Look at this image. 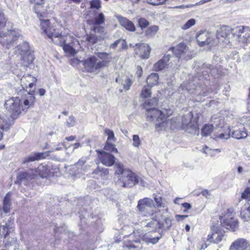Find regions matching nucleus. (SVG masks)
Returning a JSON list of instances; mask_svg holds the SVG:
<instances>
[{
    "label": "nucleus",
    "instance_id": "46",
    "mask_svg": "<svg viewBox=\"0 0 250 250\" xmlns=\"http://www.w3.org/2000/svg\"><path fill=\"white\" fill-rule=\"evenodd\" d=\"M150 89L151 87L149 85L144 86L141 93V97L144 98L149 97L151 94Z\"/></svg>",
    "mask_w": 250,
    "mask_h": 250
},
{
    "label": "nucleus",
    "instance_id": "48",
    "mask_svg": "<svg viewBox=\"0 0 250 250\" xmlns=\"http://www.w3.org/2000/svg\"><path fill=\"white\" fill-rule=\"evenodd\" d=\"M89 3L91 9L99 10L101 8L102 1L101 0H92L89 1Z\"/></svg>",
    "mask_w": 250,
    "mask_h": 250
},
{
    "label": "nucleus",
    "instance_id": "51",
    "mask_svg": "<svg viewBox=\"0 0 250 250\" xmlns=\"http://www.w3.org/2000/svg\"><path fill=\"white\" fill-rule=\"evenodd\" d=\"M138 24L139 26L143 30L149 24V22L145 18H140L138 20Z\"/></svg>",
    "mask_w": 250,
    "mask_h": 250
},
{
    "label": "nucleus",
    "instance_id": "52",
    "mask_svg": "<svg viewBox=\"0 0 250 250\" xmlns=\"http://www.w3.org/2000/svg\"><path fill=\"white\" fill-rule=\"evenodd\" d=\"M132 140V145L134 147H138L141 145V141L138 135H133Z\"/></svg>",
    "mask_w": 250,
    "mask_h": 250
},
{
    "label": "nucleus",
    "instance_id": "13",
    "mask_svg": "<svg viewBox=\"0 0 250 250\" xmlns=\"http://www.w3.org/2000/svg\"><path fill=\"white\" fill-rule=\"evenodd\" d=\"M134 47V51L136 55H138L142 59H147L150 53L151 48L146 43L136 44Z\"/></svg>",
    "mask_w": 250,
    "mask_h": 250
},
{
    "label": "nucleus",
    "instance_id": "35",
    "mask_svg": "<svg viewBox=\"0 0 250 250\" xmlns=\"http://www.w3.org/2000/svg\"><path fill=\"white\" fill-rule=\"evenodd\" d=\"M15 49V51H18V53H19L21 56H22L24 54H25L31 53L29 49V44L27 42H23L22 44L18 45L16 47Z\"/></svg>",
    "mask_w": 250,
    "mask_h": 250
},
{
    "label": "nucleus",
    "instance_id": "43",
    "mask_svg": "<svg viewBox=\"0 0 250 250\" xmlns=\"http://www.w3.org/2000/svg\"><path fill=\"white\" fill-rule=\"evenodd\" d=\"M104 133L108 136L106 142H116V139L114 136V133L112 130L108 128H105L104 130Z\"/></svg>",
    "mask_w": 250,
    "mask_h": 250
},
{
    "label": "nucleus",
    "instance_id": "27",
    "mask_svg": "<svg viewBox=\"0 0 250 250\" xmlns=\"http://www.w3.org/2000/svg\"><path fill=\"white\" fill-rule=\"evenodd\" d=\"M188 50L187 45L183 42L179 43L175 47L172 48L171 50L173 53L177 58H181L182 55L186 53Z\"/></svg>",
    "mask_w": 250,
    "mask_h": 250
},
{
    "label": "nucleus",
    "instance_id": "59",
    "mask_svg": "<svg viewBox=\"0 0 250 250\" xmlns=\"http://www.w3.org/2000/svg\"><path fill=\"white\" fill-rule=\"evenodd\" d=\"M155 201L158 207H161L163 206L162 199L161 197H155Z\"/></svg>",
    "mask_w": 250,
    "mask_h": 250
},
{
    "label": "nucleus",
    "instance_id": "55",
    "mask_svg": "<svg viewBox=\"0 0 250 250\" xmlns=\"http://www.w3.org/2000/svg\"><path fill=\"white\" fill-rule=\"evenodd\" d=\"M147 227L156 228L159 227V221L156 219H153L148 222L146 226Z\"/></svg>",
    "mask_w": 250,
    "mask_h": 250
},
{
    "label": "nucleus",
    "instance_id": "30",
    "mask_svg": "<svg viewBox=\"0 0 250 250\" xmlns=\"http://www.w3.org/2000/svg\"><path fill=\"white\" fill-rule=\"evenodd\" d=\"M172 218L170 217H165L162 221L159 220L158 229H162V231L169 230L172 226Z\"/></svg>",
    "mask_w": 250,
    "mask_h": 250
},
{
    "label": "nucleus",
    "instance_id": "31",
    "mask_svg": "<svg viewBox=\"0 0 250 250\" xmlns=\"http://www.w3.org/2000/svg\"><path fill=\"white\" fill-rule=\"evenodd\" d=\"M196 39L199 45L201 46L208 45L210 42V39L206 32L200 33L196 36Z\"/></svg>",
    "mask_w": 250,
    "mask_h": 250
},
{
    "label": "nucleus",
    "instance_id": "19",
    "mask_svg": "<svg viewBox=\"0 0 250 250\" xmlns=\"http://www.w3.org/2000/svg\"><path fill=\"white\" fill-rule=\"evenodd\" d=\"M101 155L99 157L101 163L106 167H111L115 163L116 158L109 153L102 151L100 152Z\"/></svg>",
    "mask_w": 250,
    "mask_h": 250
},
{
    "label": "nucleus",
    "instance_id": "32",
    "mask_svg": "<svg viewBox=\"0 0 250 250\" xmlns=\"http://www.w3.org/2000/svg\"><path fill=\"white\" fill-rule=\"evenodd\" d=\"M11 125L9 119L4 114H0V129L3 131L9 129Z\"/></svg>",
    "mask_w": 250,
    "mask_h": 250
},
{
    "label": "nucleus",
    "instance_id": "28",
    "mask_svg": "<svg viewBox=\"0 0 250 250\" xmlns=\"http://www.w3.org/2000/svg\"><path fill=\"white\" fill-rule=\"evenodd\" d=\"M117 18L122 26L124 27L128 31L132 32L135 31V27L131 21L122 16H118Z\"/></svg>",
    "mask_w": 250,
    "mask_h": 250
},
{
    "label": "nucleus",
    "instance_id": "26",
    "mask_svg": "<svg viewBox=\"0 0 250 250\" xmlns=\"http://www.w3.org/2000/svg\"><path fill=\"white\" fill-rule=\"evenodd\" d=\"M231 136L238 140L245 139L248 136V133L245 127L231 129Z\"/></svg>",
    "mask_w": 250,
    "mask_h": 250
},
{
    "label": "nucleus",
    "instance_id": "29",
    "mask_svg": "<svg viewBox=\"0 0 250 250\" xmlns=\"http://www.w3.org/2000/svg\"><path fill=\"white\" fill-rule=\"evenodd\" d=\"M240 216L245 222L250 221V204L249 203L245 204L242 207Z\"/></svg>",
    "mask_w": 250,
    "mask_h": 250
},
{
    "label": "nucleus",
    "instance_id": "34",
    "mask_svg": "<svg viewBox=\"0 0 250 250\" xmlns=\"http://www.w3.org/2000/svg\"><path fill=\"white\" fill-rule=\"evenodd\" d=\"M11 194L9 192L6 194L3 201V210L5 213H8L11 208Z\"/></svg>",
    "mask_w": 250,
    "mask_h": 250
},
{
    "label": "nucleus",
    "instance_id": "36",
    "mask_svg": "<svg viewBox=\"0 0 250 250\" xmlns=\"http://www.w3.org/2000/svg\"><path fill=\"white\" fill-rule=\"evenodd\" d=\"M21 57L22 61L21 64L25 66H28L30 64L32 63L34 60V56L31 53L24 54L21 56Z\"/></svg>",
    "mask_w": 250,
    "mask_h": 250
},
{
    "label": "nucleus",
    "instance_id": "4",
    "mask_svg": "<svg viewBox=\"0 0 250 250\" xmlns=\"http://www.w3.org/2000/svg\"><path fill=\"white\" fill-rule=\"evenodd\" d=\"M4 105L13 119L17 118L22 111L23 112L22 104H21L19 97H12L6 100Z\"/></svg>",
    "mask_w": 250,
    "mask_h": 250
},
{
    "label": "nucleus",
    "instance_id": "42",
    "mask_svg": "<svg viewBox=\"0 0 250 250\" xmlns=\"http://www.w3.org/2000/svg\"><path fill=\"white\" fill-rule=\"evenodd\" d=\"M159 27L157 25H153L148 27L145 32V34L147 37L154 36L158 31Z\"/></svg>",
    "mask_w": 250,
    "mask_h": 250
},
{
    "label": "nucleus",
    "instance_id": "64",
    "mask_svg": "<svg viewBox=\"0 0 250 250\" xmlns=\"http://www.w3.org/2000/svg\"><path fill=\"white\" fill-rule=\"evenodd\" d=\"M76 138V136H70L69 137H67L65 138V139L68 141H73L75 140Z\"/></svg>",
    "mask_w": 250,
    "mask_h": 250
},
{
    "label": "nucleus",
    "instance_id": "20",
    "mask_svg": "<svg viewBox=\"0 0 250 250\" xmlns=\"http://www.w3.org/2000/svg\"><path fill=\"white\" fill-rule=\"evenodd\" d=\"M37 81V79L31 75H23L21 79V89L25 90L27 87L32 88Z\"/></svg>",
    "mask_w": 250,
    "mask_h": 250
},
{
    "label": "nucleus",
    "instance_id": "7",
    "mask_svg": "<svg viewBox=\"0 0 250 250\" xmlns=\"http://www.w3.org/2000/svg\"><path fill=\"white\" fill-rule=\"evenodd\" d=\"M223 121L218 119L214 123L215 126L219 129L218 131L215 135V140H227L231 136V129L229 126L223 125Z\"/></svg>",
    "mask_w": 250,
    "mask_h": 250
},
{
    "label": "nucleus",
    "instance_id": "44",
    "mask_svg": "<svg viewBox=\"0 0 250 250\" xmlns=\"http://www.w3.org/2000/svg\"><path fill=\"white\" fill-rule=\"evenodd\" d=\"M105 18L104 15L103 13H100L98 14L93 21V25H99L104 23Z\"/></svg>",
    "mask_w": 250,
    "mask_h": 250
},
{
    "label": "nucleus",
    "instance_id": "3",
    "mask_svg": "<svg viewBox=\"0 0 250 250\" xmlns=\"http://www.w3.org/2000/svg\"><path fill=\"white\" fill-rule=\"evenodd\" d=\"M116 176L118 179L116 184L123 188H131L139 183V179L135 173L128 169L124 168L121 163L115 164Z\"/></svg>",
    "mask_w": 250,
    "mask_h": 250
},
{
    "label": "nucleus",
    "instance_id": "10",
    "mask_svg": "<svg viewBox=\"0 0 250 250\" xmlns=\"http://www.w3.org/2000/svg\"><path fill=\"white\" fill-rule=\"evenodd\" d=\"M153 206L154 202L152 199L146 197L138 201L137 208L144 215L146 216L148 214H150L148 213L149 209Z\"/></svg>",
    "mask_w": 250,
    "mask_h": 250
},
{
    "label": "nucleus",
    "instance_id": "16",
    "mask_svg": "<svg viewBox=\"0 0 250 250\" xmlns=\"http://www.w3.org/2000/svg\"><path fill=\"white\" fill-rule=\"evenodd\" d=\"M248 28L244 26H237L231 29V33L233 35L238 37L239 42L246 43L250 42V36L247 37L246 34L242 37V34L244 33L245 29Z\"/></svg>",
    "mask_w": 250,
    "mask_h": 250
},
{
    "label": "nucleus",
    "instance_id": "60",
    "mask_svg": "<svg viewBox=\"0 0 250 250\" xmlns=\"http://www.w3.org/2000/svg\"><path fill=\"white\" fill-rule=\"evenodd\" d=\"M121 41V39H119L116 41L114 43H111L109 46L110 48L115 49L117 47L119 44L120 43Z\"/></svg>",
    "mask_w": 250,
    "mask_h": 250
},
{
    "label": "nucleus",
    "instance_id": "18",
    "mask_svg": "<svg viewBox=\"0 0 250 250\" xmlns=\"http://www.w3.org/2000/svg\"><path fill=\"white\" fill-rule=\"evenodd\" d=\"M50 152V151H45L40 153H32L23 159L22 163L26 164L45 159L49 156Z\"/></svg>",
    "mask_w": 250,
    "mask_h": 250
},
{
    "label": "nucleus",
    "instance_id": "15",
    "mask_svg": "<svg viewBox=\"0 0 250 250\" xmlns=\"http://www.w3.org/2000/svg\"><path fill=\"white\" fill-rule=\"evenodd\" d=\"M231 28L229 26H224L217 31L216 37L217 39L225 43H229V36Z\"/></svg>",
    "mask_w": 250,
    "mask_h": 250
},
{
    "label": "nucleus",
    "instance_id": "9",
    "mask_svg": "<svg viewBox=\"0 0 250 250\" xmlns=\"http://www.w3.org/2000/svg\"><path fill=\"white\" fill-rule=\"evenodd\" d=\"M36 177V174L34 173L33 170L28 171H20L17 175L16 180L15 183L18 185H21L23 183L26 185L32 179Z\"/></svg>",
    "mask_w": 250,
    "mask_h": 250
},
{
    "label": "nucleus",
    "instance_id": "14",
    "mask_svg": "<svg viewBox=\"0 0 250 250\" xmlns=\"http://www.w3.org/2000/svg\"><path fill=\"white\" fill-rule=\"evenodd\" d=\"M224 237V234L219 230L217 227L213 226L211 232L208 236L207 241L209 243L218 244Z\"/></svg>",
    "mask_w": 250,
    "mask_h": 250
},
{
    "label": "nucleus",
    "instance_id": "23",
    "mask_svg": "<svg viewBox=\"0 0 250 250\" xmlns=\"http://www.w3.org/2000/svg\"><path fill=\"white\" fill-rule=\"evenodd\" d=\"M163 235V231H161L157 236L155 235L154 233L146 234L143 237V240L147 243L154 245L158 242L159 240L162 237Z\"/></svg>",
    "mask_w": 250,
    "mask_h": 250
},
{
    "label": "nucleus",
    "instance_id": "47",
    "mask_svg": "<svg viewBox=\"0 0 250 250\" xmlns=\"http://www.w3.org/2000/svg\"><path fill=\"white\" fill-rule=\"evenodd\" d=\"M113 142H106L104 146V149L106 151L118 153V151L115 147V145L112 144Z\"/></svg>",
    "mask_w": 250,
    "mask_h": 250
},
{
    "label": "nucleus",
    "instance_id": "21",
    "mask_svg": "<svg viewBox=\"0 0 250 250\" xmlns=\"http://www.w3.org/2000/svg\"><path fill=\"white\" fill-rule=\"evenodd\" d=\"M30 1L36 4L34 7L35 12L39 18L41 23L42 21L46 20L41 19L42 17H45L46 14L42 6V5L44 3V0H30Z\"/></svg>",
    "mask_w": 250,
    "mask_h": 250
},
{
    "label": "nucleus",
    "instance_id": "56",
    "mask_svg": "<svg viewBox=\"0 0 250 250\" xmlns=\"http://www.w3.org/2000/svg\"><path fill=\"white\" fill-rule=\"evenodd\" d=\"M66 125L69 127L74 126L76 125V119L73 116L69 117L66 122Z\"/></svg>",
    "mask_w": 250,
    "mask_h": 250
},
{
    "label": "nucleus",
    "instance_id": "25",
    "mask_svg": "<svg viewBox=\"0 0 250 250\" xmlns=\"http://www.w3.org/2000/svg\"><path fill=\"white\" fill-rule=\"evenodd\" d=\"M34 173L42 178H46L50 174V169L47 165H40L36 169L33 170Z\"/></svg>",
    "mask_w": 250,
    "mask_h": 250
},
{
    "label": "nucleus",
    "instance_id": "61",
    "mask_svg": "<svg viewBox=\"0 0 250 250\" xmlns=\"http://www.w3.org/2000/svg\"><path fill=\"white\" fill-rule=\"evenodd\" d=\"M120 43H121L122 49H124L126 48V47H127L126 42L125 40L121 39Z\"/></svg>",
    "mask_w": 250,
    "mask_h": 250
},
{
    "label": "nucleus",
    "instance_id": "63",
    "mask_svg": "<svg viewBox=\"0 0 250 250\" xmlns=\"http://www.w3.org/2000/svg\"><path fill=\"white\" fill-rule=\"evenodd\" d=\"M182 206L186 208V209H190L191 208V206L190 204L188 203H183L182 204Z\"/></svg>",
    "mask_w": 250,
    "mask_h": 250
},
{
    "label": "nucleus",
    "instance_id": "17",
    "mask_svg": "<svg viewBox=\"0 0 250 250\" xmlns=\"http://www.w3.org/2000/svg\"><path fill=\"white\" fill-rule=\"evenodd\" d=\"M249 242L245 238H238L233 242L229 250H246L250 246Z\"/></svg>",
    "mask_w": 250,
    "mask_h": 250
},
{
    "label": "nucleus",
    "instance_id": "49",
    "mask_svg": "<svg viewBox=\"0 0 250 250\" xmlns=\"http://www.w3.org/2000/svg\"><path fill=\"white\" fill-rule=\"evenodd\" d=\"M203 152L206 153L207 155H208L210 156H212L213 155V152H216L217 153L220 152V150L219 149H211L208 146H206L204 148H203Z\"/></svg>",
    "mask_w": 250,
    "mask_h": 250
},
{
    "label": "nucleus",
    "instance_id": "11",
    "mask_svg": "<svg viewBox=\"0 0 250 250\" xmlns=\"http://www.w3.org/2000/svg\"><path fill=\"white\" fill-rule=\"evenodd\" d=\"M20 32L19 30L11 31L8 36L6 37V41L1 40L0 42L3 46L7 49H10L17 44L16 41L20 36Z\"/></svg>",
    "mask_w": 250,
    "mask_h": 250
},
{
    "label": "nucleus",
    "instance_id": "33",
    "mask_svg": "<svg viewBox=\"0 0 250 250\" xmlns=\"http://www.w3.org/2000/svg\"><path fill=\"white\" fill-rule=\"evenodd\" d=\"M117 83H121L124 89L128 90L132 84V80L127 77H123L122 78H117L116 79Z\"/></svg>",
    "mask_w": 250,
    "mask_h": 250
},
{
    "label": "nucleus",
    "instance_id": "40",
    "mask_svg": "<svg viewBox=\"0 0 250 250\" xmlns=\"http://www.w3.org/2000/svg\"><path fill=\"white\" fill-rule=\"evenodd\" d=\"M93 174H97L104 178H106L109 173V170L107 168H101L98 167L93 172Z\"/></svg>",
    "mask_w": 250,
    "mask_h": 250
},
{
    "label": "nucleus",
    "instance_id": "57",
    "mask_svg": "<svg viewBox=\"0 0 250 250\" xmlns=\"http://www.w3.org/2000/svg\"><path fill=\"white\" fill-rule=\"evenodd\" d=\"M92 30L96 33H104V28L102 26L94 25Z\"/></svg>",
    "mask_w": 250,
    "mask_h": 250
},
{
    "label": "nucleus",
    "instance_id": "58",
    "mask_svg": "<svg viewBox=\"0 0 250 250\" xmlns=\"http://www.w3.org/2000/svg\"><path fill=\"white\" fill-rule=\"evenodd\" d=\"M97 56L100 59L105 61V60L108 59L109 54L106 52H98L96 54Z\"/></svg>",
    "mask_w": 250,
    "mask_h": 250
},
{
    "label": "nucleus",
    "instance_id": "38",
    "mask_svg": "<svg viewBox=\"0 0 250 250\" xmlns=\"http://www.w3.org/2000/svg\"><path fill=\"white\" fill-rule=\"evenodd\" d=\"M0 227L2 229L0 230V234L1 236H3L4 238H6L7 236L13 231V227H10V225L7 224L1 226Z\"/></svg>",
    "mask_w": 250,
    "mask_h": 250
},
{
    "label": "nucleus",
    "instance_id": "53",
    "mask_svg": "<svg viewBox=\"0 0 250 250\" xmlns=\"http://www.w3.org/2000/svg\"><path fill=\"white\" fill-rule=\"evenodd\" d=\"M86 40L92 44H95L98 42V38L95 35L90 34L87 36Z\"/></svg>",
    "mask_w": 250,
    "mask_h": 250
},
{
    "label": "nucleus",
    "instance_id": "62",
    "mask_svg": "<svg viewBox=\"0 0 250 250\" xmlns=\"http://www.w3.org/2000/svg\"><path fill=\"white\" fill-rule=\"evenodd\" d=\"M164 1H161L160 0H157V1L156 2H151V1H148V3L152 5H158L160 4H162V3H163Z\"/></svg>",
    "mask_w": 250,
    "mask_h": 250
},
{
    "label": "nucleus",
    "instance_id": "54",
    "mask_svg": "<svg viewBox=\"0 0 250 250\" xmlns=\"http://www.w3.org/2000/svg\"><path fill=\"white\" fill-rule=\"evenodd\" d=\"M242 198L246 200H250V187L247 188L241 195Z\"/></svg>",
    "mask_w": 250,
    "mask_h": 250
},
{
    "label": "nucleus",
    "instance_id": "50",
    "mask_svg": "<svg viewBox=\"0 0 250 250\" xmlns=\"http://www.w3.org/2000/svg\"><path fill=\"white\" fill-rule=\"evenodd\" d=\"M196 23V21L193 19H190L188 20L186 23L183 25L182 28L184 30H187L194 25Z\"/></svg>",
    "mask_w": 250,
    "mask_h": 250
},
{
    "label": "nucleus",
    "instance_id": "22",
    "mask_svg": "<svg viewBox=\"0 0 250 250\" xmlns=\"http://www.w3.org/2000/svg\"><path fill=\"white\" fill-rule=\"evenodd\" d=\"M170 56L165 55L162 59L158 61L153 66V69L156 71L163 70L168 66V62L169 61Z\"/></svg>",
    "mask_w": 250,
    "mask_h": 250
},
{
    "label": "nucleus",
    "instance_id": "24",
    "mask_svg": "<svg viewBox=\"0 0 250 250\" xmlns=\"http://www.w3.org/2000/svg\"><path fill=\"white\" fill-rule=\"evenodd\" d=\"M134 235H131L129 239L125 241V246L128 249H136L140 247L141 239L140 237L134 239Z\"/></svg>",
    "mask_w": 250,
    "mask_h": 250
},
{
    "label": "nucleus",
    "instance_id": "45",
    "mask_svg": "<svg viewBox=\"0 0 250 250\" xmlns=\"http://www.w3.org/2000/svg\"><path fill=\"white\" fill-rule=\"evenodd\" d=\"M86 161V158H82L77 163H76L75 166L78 169H81L83 171H84L87 167V166L84 165Z\"/></svg>",
    "mask_w": 250,
    "mask_h": 250
},
{
    "label": "nucleus",
    "instance_id": "5",
    "mask_svg": "<svg viewBox=\"0 0 250 250\" xmlns=\"http://www.w3.org/2000/svg\"><path fill=\"white\" fill-rule=\"evenodd\" d=\"M34 93L35 91L34 90H29L28 92L23 89H20L18 92L19 97L21 96L20 99L21 101V104H23L22 108L24 112H26L29 108L34 106L35 102Z\"/></svg>",
    "mask_w": 250,
    "mask_h": 250
},
{
    "label": "nucleus",
    "instance_id": "8",
    "mask_svg": "<svg viewBox=\"0 0 250 250\" xmlns=\"http://www.w3.org/2000/svg\"><path fill=\"white\" fill-rule=\"evenodd\" d=\"M201 73L202 75L199 76V74H198V75L195 76L193 80V82H196L198 84H199V83H198L196 80L201 81L203 79L208 80V78L209 77L208 73L212 76L215 77L218 72L216 68L209 64H204Z\"/></svg>",
    "mask_w": 250,
    "mask_h": 250
},
{
    "label": "nucleus",
    "instance_id": "1",
    "mask_svg": "<svg viewBox=\"0 0 250 250\" xmlns=\"http://www.w3.org/2000/svg\"><path fill=\"white\" fill-rule=\"evenodd\" d=\"M41 28L54 43L62 46L66 53L71 56H74L76 54L75 47L79 45L77 39L71 36H62L53 26L50 25L49 20L42 21Z\"/></svg>",
    "mask_w": 250,
    "mask_h": 250
},
{
    "label": "nucleus",
    "instance_id": "12",
    "mask_svg": "<svg viewBox=\"0 0 250 250\" xmlns=\"http://www.w3.org/2000/svg\"><path fill=\"white\" fill-rule=\"evenodd\" d=\"M221 222L223 227L231 231H234L238 229L239 223L237 219L232 216L229 217L226 215L224 217H222Z\"/></svg>",
    "mask_w": 250,
    "mask_h": 250
},
{
    "label": "nucleus",
    "instance_id": "6",
    "mask_svg": "<svg viewBox=\"0 0 250 250\" xmlns=\"http://www.w3.org/2000/svg\"><path fill=\"white\" fill-rule=\"evenodd\" d=\"M97 62L96 57L91 56L83 61V65L88 72H93L101 68L107 66L108 63L107 61Z\"/></svg>",
    "mask_w": 250,
    "mask_h": 250
},
{
    "label": "nucleus",
    "instance_id": "37",
    "mask_svg": "<svg viewBox=\"0 0 250 250\" xmlns=\"http://www.w3.org/2000/svg\"><path fill=\"white\" fill-rule=\"evenodd\" d=\"M158 79L159 75L157 73H151L148 76L146 79L147 85L151 87L152 86L158 83Z\"/></svg>",
    "mask_w": 250,
    "mask_h": 250
},
{
    "label": "nucleus",
    "instance_id": "41",
    "mask_svg": "<svg viewBox=\"0 0 250 250\" xmlns=\"http://www.w3.org/2000/svg\"><path fill=\"white\" fill-rule=\"evenodd\" d=\"M214 126L212 125H206L202 129V135L203 136H208L213 131Z\"/></svg>",
    "mask_w": 250,
    "mask_h": 250
},
{
    "label": "nucleus",
    "instance_id": "39",
    "mask_svg": "<svg viewBox=\"0 0 250 250\" xmlns=\"http://www.w3.org/2000/svg\"><path fill=\"white\" fill-rule=\"evenodd\" d=\"M192 115L191 112L188 113V114L184 116L182 118V124L188 127H192L194 125V124L191 122V117Z\"/></svg>",
    "mask_w": 250,
    "mask_h": 250
},
{
    "label": "nucleus",
    "instance_id": "2",
    "mask_svg": "<svg viewBox=\"0 0 250 250\" xmlns=\"http://www.w3.org/2000/svg\"><path fill=\"white\" fill-rule=\"evenodd\" d=\"M158 102V99L157 98H153L145 101L144 106L146 109V118L149 121L158 122L155 124L156 127H161V129L171 128V120H165V119L172 114V110L169 108H164L160 110L154 107H150L156 106Z\"/></svg>",
    "mask_w": 250,
    "mask_h": 250
}]
</instances>
